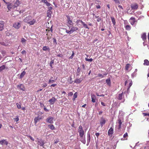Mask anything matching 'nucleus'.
I'll return each instance as SVG.
<instances>
[{"label": "nucleus", "instance_id": "19", "mask_svg": "<svg viewBox=\"0 0 149 149\" xmlns=\"http://www.w3.org/2000/svg\"><path fill=\"white\" fill-rule=\"evenodd\" d=\"M106 123V120L105 119L103 118L101 119L100 121V124L101 125V126L102 127L103 125H104Z\"/></svg>", "mask_w": 149, "mask_h": 149}, {"label": "nucleus", "instance_id": "55", "mask_svg": "<svg viewBox=\"0 0 149 149\" xmlns=\"http://www.w3.org/2000/svg\"><path fill=\"white\" fill-rule=\"evenodd\" d=\"M98 76L99 77H101V78H103L104 77V76H103V75H102L101 74H98Z\"/></svg>", "mask_w": 149, "mask_h": 149}, {"label": "nucleus", "instance_id": "58", "mask_svg": "<svg viewBox=\"0 0 149 149\" xmlns=\"http://www.w3.org/2000/svg\"><path fill=\"white\" fill-rule=\"evenodd\" d=\"M73 94V93L72 92H70L68 93V96H72Z\"/></svg>", "mask_w": 149, "mask_h": 149}, {"label": "nucleus", "instance_id": "38", "mask_svg": "<svg viewBox=\"0 0 149 149\" xmlns=\"http://www.w3.org/2000/svg\"><path fill=\"white\" fill-rule=\"evenodd\" d=\"M123 98V93L119 94L118 95V99L119 100H121Z\"/></svg>", "mask_w": 149, "mask_h": 149}, {"label": "nucleus", "instance_id": "17", "mask_svg": "<svg viewBox=\"0 0 149 149\" xmlns=\"http://www.w3.org/2000/svg\"><path fill=\"white\" fill-rule=\"evenodd\" d=\"M53 117H49L47 119V122L50 123H53Z\"/></svg>", "mask_w": 149, "mask_h": 149}, {"label": "nucleus", "instance_id": "16", "mask_svg": "<svg viewBox=\"0 0 149 149\" xmlns=\"http://www.w3.org/2000/svg\"><path fill=\"white\" fill-rule=\"evenodd\" d=\"M128 82H129V88H130V87L132 86V81L131 80L129 79L128 80H126L125 82V85H126L127 83Z\"/></svg>", "mask_w": 149, "mask_h": 149}, {"label": "nucleus", "instance_id": "44", "mask_svg": "<svg viewBox=\"0 0 149 149\" xmlns=\"http://www.w3.org/2000/svg\"><path fill=\"white\" fill-rule=\"evenodd\" d=\"M85 60L86 61L90 62H92L93 61V59L92 58H85Z\"/></svg>", "mask_w": 149, "mask_h": 149}, {"label": "nucleus", "instance_id": "48", "mask_svg": "<svg viewBox=\"0 0 149 149\" xmlns=\"http://www.w3.org/2000/svg\"><path fill=\"white\" fill-rule=\"evenodd\" d=\"M142 114L144 116H148L149 117V113H142Z\"/></svg>", "mask_w": 149, "mask_h": 149}, {"label": "nucleus", "instance_id": "39", "mask_svg": "<svg viewBox=\"0 0 149 149\" xmlns=\"http://www.w3.org/2000/svg\"><path fill=\"white\" fill-rule=\"evenodd\" d=\"M5 68V66L4 65H3L0 67V72Z\"/></svg>", "mask_w": 149, "mask_h": 149}, {"label": "nucleus", "instance_id": "36", "mask_svg": "<svg viewBox=\"0 0 149 149\" xmlns=\"http://www.w3.org/2000/svg\"><path fill=\"white\" fill-rule=\"evenodd\" d=\"M48 127L52 130H54L55 129V127L53 125L50 124L49 125Z\"/></svg>", "mask_w": 149, "mask_h": 149}, {"label": "nucleus", "instance_id": "10", "mask_svg": "<svg viewBox=\"0 0 149 149\" xmlns=\"http://www.w3.org/2000/svg\"><path fill=\"white\" fill-rule=\"evenodd\" d=\"M56 100V99L54 97H52L51 99H50L49 102L51 104H53L54 102Z\"/></svg>", "mask_w": 149, "mask_h": 149}, {"label": "nucleus", "instance_id": "12", "mask_svg": "<svg viewBox=\"0 0 149 149\" xmlns=\"http://www.w3.org/2000/svg\"><path fill=\"white\" fill-rule=\"evenodd\" d=\"M54 79L53 77H51L49 80L48 83L51 84L54 82L56 80V79Z\"/></svg>", "mask_w": 149, "mask_h": 149}, {"label": "nucleus", "instance_id": "5", "mask_svg": "<svg viewBox=\"0 0 149 149\" xmlns=\"http://www.w3.org/2000/svg\"><path fill=\"white\" fill-rule=\"evenodd\" d=\"M13 27L17 29H19L21 26V24L19 22H15L13 24Z\"/></svg>", "mask_w": 149, "mask_h": 149}, {"label": "nucleus", "instance_id": "34", "mask_svg": "<svg viewBox=\"0 0 149 149\" xmlns=\"http://www.w3.org/2000/svg\"><path fill=\"white\" fill-rule=\"evenodd\" d=\"M42 49L43 51H49L50 50L49 47L46 46H44L42 48Z\"/></svg>", "mask_w": 149, "mask_h": 149}, {"label": "nucleus", "instance_id": "26", "mask_svg": "<svg viewBox=\"0 0 149 149\" xmlns=\"http://www.w3.org/2000/svg\"><path fill=\"white\" fill-rule=\"evenodd\" d=\"M26 72L24 71L22 72L21 74L19 76V78L20 79H22L23 77L24 76V75L26 74Z\"/></svg>", "mask_w": 149, "mask_h": 149}, {"label": "nucleus", "instance_id": "51", "mask_svg": "<svg viewBox=\"0 0 149 149\" xmlns=\"http://www.w3.org/2000/svg\"><path fill=\"white\" fill-rule=\"evenodd\" d=\"M26 40L24 38H22V43H25L26 42Z\"/></svg>", "mask_w": 149, "mask_h": 149}, {"label": "nucleus", "instance_id": "2", "mask_svg": "<svg viewBox=\"0 0 149 149\" xmlns=\"http://www.w3.org/2000/svg\"><path fill=\"white\" fill-rule=\"evenodd\" d=\"M52 27H51L50 30L49 29H47L46 30V32L47 33L46 34L47 38L48 40H49L51 38V37L52 36V34H51L52 31Z\"/></svg>", "mask_w": 149, "mask_h": 149}, {"label": "nucleus", "instance_id": "9", "mask_svg": "<svg viewBox=\"0 0 149 149\" xmlns=\"http://www.w3.org/2000/svg\"><path fill=\"white\" fill-rule=\"evenodd\" d=\"M17 87L22 91H24L25 90V86L23 85L22 84L18 85Z\"/></svg>", "mask_w": 149, "mask_h": 149}, {"label": "nucleus", "instance_id": "20", "mask_svg": "<svg viewBox=\"0 0 149 149\" xmlns=\"http://www.w3.org/2000/svg\"><path fill=\"white\" fill-rule=\"evenodd\" d=\"M91 136L90 134H87V146L88 145L90 142L91 140Z\"/></svg>", "mask_w": 149, "mask_h": 149}, {"label": "nucleus", "instance_id": "25", "mask_svg": "<svg viewBox=\"0 0 149 149\" xmlns=\"http://www.w3.org/2000/svg\"><path fill=\"white\" fill-rule=\"evenodd\" d=\"M118 123L119 124L118 129L119 130L121 128V125L122 124V122L120 119H118Z\"/></svg>", "mask_w": 149, "mask_h": 149}, {"label": "nucleus", "instance_id": "22", "mask_svg": "<svg viewBox=\"0 0 149 149\" xmlns=\"http://www.w3.org/2000/svg\"><path fill=\"white\" fill-rule=\"evenodd\" d=\"M141 37L143 40L145 41L146 39V36L145 33H143L141 35Z\"/></svg>", "mask_w": 149, "mask_h": 149}, {"label": "nucleus", "instance_id": "47", "mask_svg": "<svg viewBox=\"0 0 149 149\" xmlns=\"http://www.w3.org/2000/svg\"><path fill=\"white\" fill-rule=\"evenodd\" d=\"M16 105H17V107L18 109H20L21 108V106L20 104H18V103H17Z\"/></svg>", "mask_w": 149, "mask_h": 149}, {"label": "nucleus", "instance_id": "8", "mask_svg": "<svg viewBox=\"0 0 149 149\" xmlns=\"http://www.w3.org/2000/svg\"><path fill=\"white\" fill-rule=\"evenodd\" d=\"M129 22L131 25H134L135 22H136L135 18L134 17H131L129 19Z\"/></svg>", "mask_w": 149, "mask_h": 149}, {"label": "nucleus", "instance_id": "1", "mask_svg": "<svg viewBox=\"0 0 149 149\" xmlns=\"http://www.w3.org/2000/svg\"><path fill=\"white\" fill-rule=\"evenodd\" d=\"M24 22L30 25L34 24L36 22L35 19H33L31 16L26 17L24 20Z\"/></svg>", "mask_w": 149, "mask_h": 149}, {"label": "nucleus", "instance_id": "6", "mask_svg": "<svg viewBox=\"0 0 149 149\" xmlns=\"http://www.w3.org/2000/svg\"><path fill=\"white\" fill-rule=\"evenodd\" d=\"M6 4L7 5V8L8 10H10L13 6V4L9 2L6 3Z\"/></svg>", "mask_w": 149, "mask_h": 149}, {"label": "nucleus", "instance_id": "56", "mask_svg": "<svg viewBox=\"0 0 149 149\" xmlns=\"http://www.w3.org/2000/svg\"><path fill=\"white\" fill-rule=\"evenodd\" d=\"M128 136V134H127V133L126 132V133H125L124 135H123V137L124 138H126V137H127V136Z\"/></svg>", "mask_w": 149, "mask_h": 149}, {"label": "nucleus", "instance_id": "45", "mask_svg": "<svg viewBox=\"0 0 149 149\" xmlns=\"http://www.w3.org/2000/svg\"><path fill=\"white\" fill-rule=\"evenodd\" d=\"M0 44L4 46H6L7 45V43H5L3 42H0Z\"/></svg>", "mask_w": 149, "mask_h": 149}, {"label": "nucleus", "instance_id": "59", "mask_svg": "<svg viewBox=\"0 0 149 149\" xmlns=\"http://www.w3.org/2000/svg\"><path fill=\"white\" fill-rule=\"evenodd\" d=\"M47 86V84L46 83H45L42 85V87L45 88Z\"/></svg>", "mask_w": 149, "mask_h": 149}, {"label": "nucleus", "instance_id": "41", "mask_svg": "<svg viewBox=\"0 0 149 149\" xmlns=\"http://www.w3.org/2000/svg\"><path fill=\"white\" fill-rule=\"evenodd\" d=\"M130 66V65L129 64H127L125 67V69L126 70H128Z\"/></svg>", "mask_w": 149, "mask_h": 149}, {"label": "nucleus", "instance_id": "24", "mask_svg": "<svg viewBox=\"0 0 149 149\" xmlns=\"http://www.w3.org/2000/svg\"><path fill=\"white\" fill-rule=\"evenodd\" d=\"M78 28L77 27L73 26L72 27V28L70 29V30L71 31L72 33L74 31H77V30H78Z\"/></svg>", "mask_w": 149, "mask_h": 149}, {"label": "nucleus", "instance_id": "7", "mask_svg": "<svg viewBox=\"0 0 149 149\" xmlns=\"http://www.w3.org/2000/svg\"><path fill=\"white\" fill-rule=\"evenodd\" d=\"M131 7L132 10L137 9L138 8V6L136 3L132 4Z\"/></svg>", "mask_w": 149, "mask_h": 149}, {"label": "nucleus", "instance_id": "13", "mask_svg": "<svg viewBox=\"0 0 149 149\" xmlns=\"http://www.w3.org/2000/svg\"><path fill=\"white\" fill-rule=\"evenodd\" d=\"M113 128L111 127L108 131V134L109 136H111L113 133Z\"/></svg>", "mask_w": 149, "mask_h": 149}, {"label": "nucleus", "instance_id": "28", "mask_svg": "<svg viewBox=\"0 0 149 149\" xmlns=\"http://www.w3.org/2000/svg\"><path fill=\"white\" fill-rule=\"evenodd\" d=\"M42 1L45 3L46 5L47 6H49L51 5V4L50 3H48L46 0H42Z\"/></svg>", "mask_w": 149, "mask_h": 149}, {"label": "nucleus", "instance_id": "15", "mask_svg": "<svg viewBox=\"0 0 149 149\" xmlns=\"http://www.w3.org/2000/svg\"><path fill=\"white\" fill-rule=\"evenodd\" d=\"M21 3L20 1L19 0H17L14 3V6L15 7H16L18 6Z\"/></svg>", "mask_w": 149, "mask_h": 149}, {"label": "nucleus", "instance_id": "4", "mask_svg": "<svg viewBox=\"0 0 149 149\" xmlns=\"http://www.w3.org/2000/svg\"><path fill=\"white\" fill-rule=\"evenodd\" d=\"M66 17L67 18V23L68 24V26L70 27H71L73 26V23L69 15H66Z\"/></svg>", "mask_w": 149, "mask_h": 149}, {"label": "nucleus", "instance_id": "60", "mask_svg": "<svg viewBox=\"0 0 149 149\" xmlns=\"http://www.w3.org/2000/svg\"><path fill=\"white\" fill-rule=\"evenodd\" d=\"M56 85H57L56 84H52L50 86L54 87H55L56 86Z\"/></svg>", "mask_w": 149, "mask_h": 149}, {"label": "nucleus", "instance_id": "46", "mask_svg": "<svg viewBox=\"0 0 149 149\" xmlns=\"http://www.w3.org/2000/svg\"><path fill=\"white\" fill-rule=\"evenodd\" d=\"M118 5L120 3V1L119 0H113Z\"/></svg>", "mask_w": 149, "mask_h": 149}, {"label": "nucleus", "instance_id": "35", "mask_svg": "<svg viewBox=\"0 0 149 149\" xmlns=\"http://www.w3.org/2000/svg\"><path fill=\"white\" fill-rule=\"evenodd\" d=\"M81 23L82 24L83 26L84 27H85L86 29H89V28L88 27L87 25L86 24H85V23L83 21Z\"/></svg>", "mask_w": 149, "mask_h": 149}, {"label": "nucleus", "instance_id": "40", "mask_svg": "<svg viewBox=\"0 0 149 149\" xmlns=\"http://www.w3.org/2000/svg\"><path fill=\"white\" fill-rule=\"evenodd\" d=\"M54 63V60H52L50 62V66L52 68H53L52 66H53V64Z\"/></svg>", "mask_w": 149, "mask_h": 149}, {"label": "nucleus", "instance_id": "23", "mask_svg": "<svg viewBox=\"0 0 149 149\" xmlns=\"http://www.w3.org/2000/svg\"><path fill=\"white\" fill-rule=\"evenodd\" d=\"M106 82L107 85L109 86H111V79L110 78H108L106 80Z\"/></svg>", "mask_w": 149, "mask_h": 149}, {"label": "nucleus", "instance_id": "18", "mask_svg": "<svg viewBox=\"0 0 149 149\" xmlns=\"http://www.w3.org/2000/svg\"><path fill=\"white\" fill-rule=\"evenodd\" d=\"M4 26L3 22H0V31L3 30Z\"/></svg>", "mask_w": 149, "mask_h": 149}, {"label": "nucleus", "instance_id": "37", "mask_svg": "<svg viewBox=\"0 0 149 149\" xmlns=\"http://www.w3.org/2000/svg\"><path fill=\"white\" fill-rule=\"evenodd\" d=\"M81 141L84 144H85L86 143V140L85 139V138H81L80 139Z\"/></svg>", "mask_w": 149, "mask_h": 149}, {"label": "nucleus", "instance_id": "11", "mask_svg": "<svg viewBox=\"0 0 149 149\" xmlns=\"http://www.w3.org/2000/svg\"><path fill=\"white\" fill-rule=\"evenodd\" d=\"M42 119L41 117H40L38 116L37 117L35 118L34 119V121L35 124H36L38 122L40 121V120Z\"/></svg>", "mask_w": 149, "mask_h": 149}, {"label": "nucleus", "instance_id": "33", "mask_svg": "<svg viewBox=\"0 0 149 149\" xmlns=\"http://www.w3.org/2000/svg\"><path fill=\"white\" fill-rule=\"evenodd\" d=\"M52 13V11L50 10H48L47 11V17H50L51 16V14Z\"/></svg>", "mask_w": 149, "mask_h": 149}, {"label": "nucleus", "instance_id": "61", "mask_svg": "<svg viewBox=\"0 0 149 149\" xmlns=\"http://www.w3.org/2000/svg\"><path fill=\"white\" fill-rule=\"evenodd\" d=\"M95 135L96 136L97 138H98L99 136L100 135V133H96L95 134Z\"/></svg>", "mask_w": 149, "mask_h": 149}, {"label": "nucleus", "instance_id": "52", "mask_svg": "<svg viewBox=\"0 0 149 149\" xmlns=\"http://www.w3.org/2000/svg\"><path fill=\"white\" fill-rule=\"evenodd\" d=\"M83 21L81 20H80V19H78L76 21V23L77 24L79 23V22H81V23H82V22Z\"/></svg>", "mask_w": 149, "mask_h": 149}, {"label": "nucleus", "instance_id": "14", "mask_svg": "<svg viewBox=\"0 0 149 149\" xmlns=\"http://www.w3.org/2000/svg\"><path fill=\"white\" fill-rule=\"evenodd\" d=\"M8 143V142L6 141V139H3L0 141V144L3 145L4 144L6 145H7Z\"/></svg>", "mask_w": 149, "mask_h": 149}, {"label": "nucleus", "instance_id": "27", "mask_svg": "<svg viewBox=\"0 0 149 149\" xmlns=\"http://www.w3.org/2000/svg\"><path fill=\"white\" fill-rule=\"evenodd\" d=\"M82 80L83 79L81 80V79H77L75 80L74 82L77 84H79L81 82Z\"/></svg>", "mask_w": 149, "mask_h": 149}, {"label": "nucleus", "instance_id": "62", "mask_svg": "<svg viewBox=\"0 0 149 149\" xmlns=\"http://www.w3.org/2000/svg\"><path fill=\"white\" fill-rule=\"evenodd\" d=\"M81 70L80 68L79 67H78L77 69V72H79Z\"/></svg>", "mask_w": 149, "mask_h": 149}, {"label": "nucleus", "instance_id": "64", "mask_svg": "<svg viewBox=\"0 0 149 149\" xmlns=\"http://www.w3.org/2000/svg\"><path fill=\"white\" fill-rule=\"evenodd\" d=\"M101 20V19L100 18H98L97 19V21L98 22H100Z\"/></svg>", "mask_w": 149, "mask_h": 149}, {"label": "nucleus", "instance_id": "53", "mask_svg": "<svg viewBox=\"0 0 149 149\" xmlns=\"http://www.w3.org/2000/svg\"><path fill=\"white\" fill-rule=\"evenodd\" d=\"M96 146L97 149H98V141L96 142Z\"/></svg>", "mask_w": 149, "mask_h": 149}, {"label": "nucleus", "instance_id": "21", "mask_svg": "<svg viewBox=\"0 0 149 149\" xmlns=\"http://www.w3.org/2000/svg\"><path fill=\"white\" fill-rule=\"evenodd\" d=\"M91 98L92 99V101L93 102H95V100L96 99V97L94 95H91Z\"/></svg>", "mask_w": 149, "mask_h": 149}, {"label": "nucleus", "instance_id": "43", "mask_svg": "<svg viewBox=\"0 0 149 149\" xmlns=\"http://www.w3.org/2000/svg\"><path fill=\"white\" fill-rule=\"evenodd\" d=\"M77 93H75L74 95L73 100H75V98L77 97Z\"/></svg>", "mask_w": 149, "mask_h": 149}, {"label": "nucleus", "instance_id": "42", "mask_svg": "<svg viewBox=\"0 0 149 149\" xmlns=\"http://www.w3.org/2000/svg\"><path fill=\"white\" fill-rule=\"evenodd\" d=\"M39 143V145L41 146H43L44 145V142L43 141H40L38 142Z\"/></svg>", "mask_w": 149, "mask_h": 149}, {"label": "nucleus", "instance_id": "63", "mask_svg": "<svg viewBox=\"0 0 149 149\" xmlns=\"http://www.w3.org/2000/svg\"><path fill=\"white\" fill-rule=\"evenodd\" d=\"M22 54H26V52L25 50H23L22 52Z\"/></svg>", "mask_w": 149, "mask_h": 149}, {"label": "nucleus", "instance_id": "32", "mask_svg": "<svg viewBox=\"0 0 149 149\" xmlns=\"http://www.w3.org/2000/svg\"><path fill=\"white\" fill-rule=\"evenodd\" d=\"M111 18L113 24L114 25L116 24V22L114 17H111Z\"/></svg>", "mask_w": 149, "mask_h": 149}, {"label": "nucleus", "instance_id": "57", "mask_svg": "<svg viewBox=\"0 0 149 149\" xmlns=\"http://www.w3.org/2000/svg\"><path fill=\"white\" fill-rule=\"evenodd\" d=\"M15 121H16V122H17L19 120V118L18 117H17L16 118H14Z\"/></svg>", "mask_w": 149, "mask_h": 149}, {"label": "nucleus", "instance_id": "50", "mask_svg": "<svg viewBox=\"0 0 149 149\" xmlns=\"http://www.w3.org/2000/svg\"><path fill=\"white\" fill-rule=\"evenodd\" d=\"M59 142V140L58 139H56L54 140V143L56 144L57 143Z\"/></svg>", "mask_w": 149, "mask_h": 149}, {"label": "nucleus", "instance_id": "3", "mask_svg": "<svg viewBox=\"0 0 149 149\" xmlns=\"http://www.w3.org/2000/svg\"><path fill=\"white\" fill-rule=\"evenodd\" d=\"M78 132L81 138L83 137L84 133L83 127L81 125H80L79 127Z\"/></svg>", "mask_w": 149, "mask_h": 149}, {"label": "nucleus", "instance_id": "29", "mask_svg": "<svg viewBox=\"0 0 149 149\" xmlns=\"http://www.w3.org/2000/svg\"><path fill=\"white\" fill-rule=\"evenodd\" d=\"M144 65H149V61L148 60L145 59L144 60Z\"/></svg>", "mask_w": 149, "mask_h": 149}, {"label": "nucleus", "instance_id": "49", "mask_svg": "<svg viewBox=\"0 0 149 149\" xmlns=\"http://www.w3.org/2000/svg\"><path fill=\"white\" fill-rule=\"evenodd\" d=\"M72 78H71V77H70V79L69 80V79H68V81L70 83V84H72V82H73V81H72Z\"/></svg>", "mask_w": 149, "mask_h": 149}, {"label": "nucleus", "instance_id": "31", "mask_svg": "<svg viewBox=\"0 0 149 149\" xmlns=\"http://www.w3.org/2000/svg\"><path fill=\"white\" fill-rule=\"evenodd\" d=\"M61 29L63 30H64V31L65 30L66 33H68L70 34L72 33L70 30L69 31L68 30H67L65 28H61Z\"/></svg>", "mask_w": 149, "mask_h": 149}, {"label": "nucleus", "instance_id": "30", "mask_svg": "<svg viewBox=\"0 0 149 149\" xmlns=\"http://www.w3.org/2000/svg\"><path fill=\"white\" fill-rule=\"evenodd\" d=\"M125 28L126 30L130 31L131 29V26L130 25H127L125 26Z\"/></svg>", "mask_w": 149, "mask_h": 149}, {"label": "nucleus", "instance_id": "54", "mask_svg": "<svg viewBox=\"0 0 149 149\" xmlns=\"http://www.w3.org/2000/svg\"><path fill=\"white\" fill-rule=\"evenodd\" d=\"M74 53L73 52H72V55H71V56L69 58L72 59L73 58V56H74Z\"/></svg>", "mask_w": 149, "mask_h": 149}]
</instances>
